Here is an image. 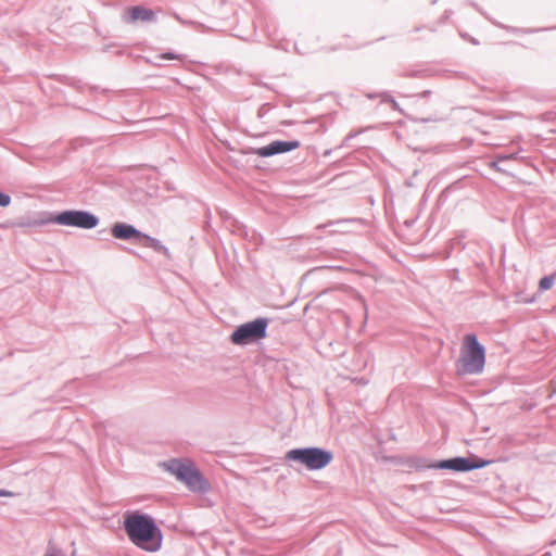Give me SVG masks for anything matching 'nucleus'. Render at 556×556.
I'll return each instance as SVG.
<instances>
[{"mask_svg": "<svg viewBox=\"0 0 556 556\" xmlns=\"http://www.w3.org/2000/svg\"><path fill=\"white\" fill-rule=\"evenodd\" d=\"M45 556H55V555H53V554H46Z\"/></svg>", "mask_w": 556, "mask_h": 556, "instance_id": "obj_17", "label": "nucleus"}, {"mask_svg": "<svg viewBox=\"0 0 556 556\" xmlns=\"http://www.w3.org/2000/svg\"><path fill=\"white\" fill-rule=\"evenodd\" d=\"M52 222L63 226L91 229L98 225V218L84 211H65L52 218Z\"/></svg>", "mask_w": 556, "mask_h": 556, "instance_id": "obj_6", "label": "nucleus"}, {"mask_svg": "<svg viewBox=\"0 0 556 556\" xmlns=\"http://www.w3.org/2000/svg\"><path fill=\"white\" fill-rule=\"evenodd\" d=\"M287 458L302 463L309 470H318L328 466L333 456L330 452L318 447L291 450Z\"/></svg>", "mask_w": 556, "mask_h": 556, "instance_id": "obj_4", "label": "nucleus"}, {"mask_svg": "<svg viewBox=\"0 0 556 556\" xmlns=\"http://www.w3.org/2000/svg\"><path fill=\"white\" fill-rule=\"evenodd\" d=\"M485 364L484 348L478 342L475 334L464 337L460 356L457 362V371L462 375H475L483 371Z\"/></svg>", "mask_w": 556, "mask_h": 556, "instance_id": "obj_2", "label": "nucleus"}, {"mask_svg": "<svg viewBox=\"0 0 556 556\" xmlns=\"http://www.w3.org/2000/svg\"><path fill=\"white\" fill-rule=\"evenodd\" d=\"M112 236L119 240L136 239L141 236V232L134 226L123 223H116L111 229Z\"/></svg>", "mask_w": 556, "mask_h": 556, "instance_id": "obj_9", "label": "nucleus"}, {"mask_svg": "<svg viewBox=\"0 0 556 556\" xmlns=\"http://www.w3.org/2000/svg\"><path fill=\"white\" fill-rule=\"evenodd\" d=\"M124 528L129 540L147 552H156L162 545V533L153 519L138 511L125 516Z\"/></svg>", "mask_w": 556, "mask_h": 556, "instance_id": "obj_1", "label": "nucleus"}, {"mask_svg": "<svg viewBox=\"0 0 556 556\" xmlns=\"http://www.w3.org/2000/svg\"><path fill=\"white\" fill-rule=\"evenodd\" d=\"M267 321L255 319L239 326L231 334V342L237 345H244L250 342L265 338Z\"/></svg>", "mask_w": 556, "mask_h": 556, "instance_id": "obj_5", "label": "nucleus"}, {"mask_svg": "<svg viewBox=\"0 0 556 556\" xmlns=\"http://www.w3.org/2000/svg\"><path fill=\"white\" fill-rule=\"evenodd\" d=\"M554 384V382H552ZM553 391L556 392V386H553Z\"/></svg>", "mask_w": 556, "mask_h": 556, "instance_id": "obj_16", "label": "nucleus"}, {"mask_svg": "<svg viewBox=\"0 0 556 556\" xmlns=\"http://www.w3.org/2000/svg\"><path fill=\"white\" fill-rule=\"evenodd\" d=\"M163 467L192 492H205L210 489L208 482L190 460L170 459Z\"/></svg>", "mask_w": 556, "mask_h": 556, "instance_id": "obj_3", "label": "nucleus"}, {"mask_svg": "<svg viewBox=\"0 0 556 556\" xmlns=\"http://www.w3.org/2000/svg\"><path fill=\"white\" fill-rule=\"evenodd\" d=\"M300 147V142L294 141H273L268 146L253 150V153L261 157H268L275 154L289 152Z\"/></svg>", "mask_w": 556, "mask_h": 556, "instance_id": "obj_8", "label": "nucleus"}, {"mask_svg": "<svg viewBox=\"0 0 556 556\" xmlns=\"http://www.w3.org/2000/svg\"><path fill=\"white\" fill-rule=\"evenodd\" d=\"M160 58L161 59H165V60H175V59H177V56L175 54H173V53H165V54H162Z\"/></svg>", "mask_w": 556, "mask_h": 556, "instance_id": "obj_14", "label": "nucleus"}, {"mask_svg": "<svg viewBox=\"0 0 556 556\" xmlns=\"http://www.w3.org/2000/svg\"><path fill=\"white\" fill-rule=\"evenodd\" d=\"M14 494L10 491H5V490H0V496H7V497H10V496H13Z\"/></svg>", "mask_w": 556, "mask_h": 556, "instance_id": "obj_15", "label": "nucleus"}, {"mask_svg": "<svg viewBox=\"0 0 556 556\" xmlns=\"http://www.w3.org/2000/svg\"><path fill=\"white\" fill-rule=\"evenodd\" d=\"M11 202V199L9 195L0 192V206H8Z\"/></svg>", "mask_w": 556, "mask_h": 556, "instance_id": "obj_13", "label": "nucleus"}, {"mask_svg": "<svg viewBox=\"0 0 556 556\" xmlns=\"http://www.w3.org/2000/svg\"><path fill=\"white\" fill-rule=\"evenodd\" d=\"M556 280V273L551 276L543 277L539 282V289L541 291H546L552 289Z\"/></svg>", "mask_w": 556, "mask_h": 556, "instance_id": "obj_12", "label": "nucleus"}, {"mask_svg": "<svg viewBox=\"0 0 556 556\" xmlns=\"http://www.w3.org/2000/svg\"><path fill=\"white\" fill-rule=\"evenodd\" d=\"M129 14V20L135 21H151L154 18L153 11L146 9L143 7H132L127 10Z\"/></svg>", "mask_w": 556, "mask_h": 556, "instance_id": "obj_11", "label": "nucleus"}, {"mask_svg": "<svg viewBox=\"0 0 556 556\" xmlns=\"http://www.w3.org/2000/svg\"><path fill=\"white\" fill-rule=\"evenodd\" d=\"M138 242L146 247V248H150V249H153L154 251L159 252V253H162L164 255H168V250L166 247H164L159 240H156L155 238H152V237H149L144 233H141V236H139L137 238Z\"/></svg>", "mask_w": 556, "mask_h": 556, "instance_id": "obj_10", "label": "nucleus"}, {"mask_svg": "<svg viewBox=\"0 0 556 556\" xmlns=\"http://www.w3.org/2000/svg\"><path fill=\"white\" fill-rule=\"evenodd\" d=\"M490 460H482L478 457L464 458L456 457L447 460H442L437 465H433V468L439 469H450L454 471H468L472 469H478L490 465Z\"/></svg>", "mask_w": 556, "mask_h": 556, "instance_id": "obj_7", "label": "nucleus"}]
</instances>
